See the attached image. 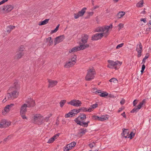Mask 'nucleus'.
<instances>
[{
    "label": "nucleus",
    "instance_id": "1",
    "mask_svg": "<svg viewBox=\"0 0 151 151\" xmlns=\"http://www.w3.org/2000/svg\"><path fill=\"white\" fill-rule=\"evenodd\" d=\"M19 88V86L18 84L17 81H16L14 83L13 86L10 88L8 91L10 92L7 93V96L8 98L10 99H13L17 98L19 95L18 90Z\"/></svg>",
    "mask_w": 151,
    "mask_h": 151
},
{
    "label": "nucleus",
    "instance_id": "2",
    "mask_svg": "<svg viewBox=\"0 0 151 151\" xmlns=\"http://www.w3.org/2000/svg\"><path fill=\"white\" fill-rule=\"evenodd\" d=\"M87 71L85 79L87 81H90L94 78L96 73L93 68L89 69Z\"/></svg>",
    "mask_w": 151,
    "mask_h": 151
},
{
    "label": "nucleus",
    "instance_id": "3",
    "mask_svg": "<svg viewBox=\"0 0 151 151\" xmlns=\"http://www.w3.org/2000/svg\"><path fill=\"white\" fill-rule=\"evenodd\" d=\"M108 62L109 64L107 67L111 68H114L115 69H118L119 66L122 64V62L118 60L115 62L113 60H108Z\"/></svg>",
    "mask_w": 151,
    "mask_h": 151
},
{
    "label": "nucleus",
    "instance_id": "4",
    "mask_svg": "<svg viewBox=\"0 0 151 151\" xmlns=\"http://www.w3.org/2000/svg\"><path fill=\"white\" fill-rule=\"evenodd\" d=\"M76 55H74L72 56L71 58L69 59L66 62L64 66V67L69 68L70 67L73 66L76 63Z\"/></svg>",
    "mask_w": 151,
    "mask_h": 151
},
{
    "label": "nucleus",
    "instance_id": "5",
    "mask_svg": "<svg viewBox=\"0 0 151 151\" xmlns=\"http://www.w3.org/2000/svg\"><path fill=\"white\" fill-rule=\"evenodd\" d=\"M110 28V26H106L102 27H97L95 29V32H104L106 36L108 34V31Z\"/></svg>",
    "mask_w": 151,
    "mask_h": 151
},
{
    "label": "nucleus",
    "instance_id": "6",
    "mask_svg": "<svg viewBox=\"0 0 151 151\" xmlns=\"http://www.w3.org/2000/svg\"><path fill=\"white\" fill-rule=\"evenodd\" d=\"M86 118V115L84 114H81L78 117L74 120L75 122L80 125L81 123H83Z\"/></svg>",
    "mask_w": 151,
    "mask_h": 151
},
{
    "label": "nucleus",
    "instance_id": "7",
    "mask_svg": "<svg viewBox=\"0 0 151 151\" xmlns=\"http://www.w3.org/2000/svg\"><path fill=\"white\" fill-rule=\"evenodd\" d=\"M68 104L75 106H79L81 105L82 103L78 100L73 99L70 102H68Z\"/></svg>",
    "mask_w": 151,
    "mask_h": 151
},
{
    "label": "nucleus",
    "instance_id": "8",
    "mask_svg": "<svg viewBox=\"0 0 151 151\" xmlns=\"http://www.w3.org/2000/svg\"><path fill=\"white\" fill-rule=\"evenodd\" d=\"M86 9V8H83L81 11H79L78 13L76 14H74V18L75 19H77L79 17L83 16L85 12Z\"/></svg>",
    "mask_w": 151,
    "mask_h": 151
},
{
    "label": "nucleus",
    "instance_id": "9",
    "mask_svg": "<svg viewBox=\"0 0 151 151\" xmlns=\"http://www.w3.org/2000/svg\"><path fill=\"white\" fill-rule=\"evenodd\" d=\"M14 8V6L12 5H6L3 6L2 9L6 13H8L11 12Z\"/></svg>",
    "mask_w": 151,
    "mask_h": 151
},
{
    "label": "nucleus",
    "instance_id": "10",
    "mask_svg": "<svg viewBox=\"0 0 151 151\" xmlns=\"http://www.w3.org/2000/svg\"><path fill=\"white\" fill-rule=\"evenodd\" d=\"M104 33H96L92 37L91 40H96L101 38L104 36Z\"/></svg>",
    "mask_w": 151,
    "mask_h": 151
},
{
    "label": "nucleus",
    "instance_id": "11",
    "mask_svg": "<svg viewBox=\"0 0 151 151\" xmlns=\"http://www.w3.org/2000/svg\"><path fill=\"white\" fill-rule=\"evenodd\" d=\"M142 49V45L141 43L140 42L139 43V44L137 45L136 49V51L138 53L137 56L138 57H140L141 55V52Z\"/></svg>",
    "mask_w": 151,
    "mask_h": 151
},
{
    "label": "nucleus",
    "instance_id": "12",
    "mask_svg": "<svg viewBox=\"0 0 151 151\" xmlns=\"http://www.w3.org/2000/svg\"><path fill=\"white\" fill-rule=\"evenodd\" d=\"M76 144V143L75 142L68 144L65 148L64 149V151H68L69 150L72 149V148L74 147Z\"/></svg>",
    "mask_w": 151,
    "mask_h": 151
},
{
    "label": "nucleus",
    "instance_id": "13",
    "mask_svg": "<svg viewBox=\"0 0 151 151\" xmlns=\"http://www.w3.org/2000/svg\"><path fill=\"white\" fill-rule=\"evenodd\" d=\"M88 36L84 34L82 35L81 40V42L82 44H86L88 41Z\"/></svg>",
    "mask_w": 151,
    "mask_h": 151
},
{
    "label": "nucleus",
    "instance_id": "14",
    "mask_svg": "<svg viewBox=\"0 0 151 151\" xmlns=\"http://www.w3.org/2000/svg\"><path fill=\"white\" fill-rule=\"evenodd\" d=\"M41 116L40 114H35L34 117V122L38 124H40V120Z\"/></svg>",
    "mask_w": 151,
    "mask_h": 151
},
{
    "label": "nucleus",
    "instance_id": "15",
    "mask_svg": "<svg viewBox=\"0 0 151 151\" xmlns=\"http://www.w3.org/2000/svg\"><path fill=\"white\" fill-rule=\"evenodd\" d=\"M64 38V36L63 35L60 36L56 37L54 40L55 45L63 41Z\"/></svg>",
    "mask_w": 151,
    "mask_h": 151
},
{
    "label": "nucleus",
    "instance_id": "16",
    "mask_svg": "<svg viewBox=\"0 0 151 151\" xmlns=\"http://www.w3.org/2000/svg\"><path fill=\"white\" fill-rule=\"evenodd\" d=\"M28 107L27 105L24 104L21 106L20 109V114H24L27 111V108Z\"/></svg>",
    "mask_w": 151,
    "mask_h": 151
},
{
    "label": "nucleus",
    "instance_id": "17",
    "mask_svg": "<svg viewBox=\"0 0 151 151\" xmlns=\"http://www.w3.org/2000/svg\"><path fill=\"white\" fill-rule=\"evenodd\" d=\"M23 46H21L19 48V51L18 52V53L17 55H16V57L18 58H20L22 57L24 53L23 52Z\"/></svg>",
    "mask_w": 151,
    "mask_h": 151
},
{
    "label": "nucleus",
    "instance_id": "18",
    "mask_svg": "<svg viewBox=\"0 0 151 151\" xmlns=\"http://www.w3.org/2000/svg\"><path fill=\"white\" fill-rule=\"evenodd\" d=\"M95 93L96 94H99L101 97H105L108 95V93L106 92L103 91L102 92L101 91L99 90L96 91Z\"/></svg>",
    "mask_w": 151,
    "mask_h": 151
},
{
    "label": "nucleus",
    "instance_id": "19",
    "mask_svg": "<svg viewBox=\"0 0 151 151\" xmlns=\"http://www.w3.org/2000/svg\"><path fill=\"white\" fill-rule=\"evenodd\" d=\"M79 44L80 45L79 46H78L79 50H83L88 47L89 46V44H82V43L81 42H79Z\"/></svg>",
    "mask_w": 151,
    "mask_h": 151
},
{
    "label": "nucleus",
    "instance_id": "20",
    "mask_svg": "<svg viewBox=\"0 0 151 151\" xmlns=\"http://www.w3.org/2000/svg\"><path fill=\"white\" fill-rule=\"evenodd\" d=\"M14 105V104H11L7 105L5 108L4 109V111L2 112L3 114L5 115L6 113H7L9 111L10 109Z\"/></svg>",
    "mask_w": 151,
    "mask_h": 151
},
{
    "label": "nucleus",
    "instance_id": "21",
    "mask_svg": "<svg viewBox=\"0 0 151 151\" xmlns=\"http://www.w3.org/2000/svg\"><path fill=\"white\" fill-rule=\"evenodd\" d=\"M28 107L30 108L34 106L35 105V102L34 100L30 99L27 102Z\"/></svg>",
    "mask_w": 151,
    "mask_h": 151
},
{
    "label": "nucleus",
    "instance_id": "22",
    "mask_svg": "<svg viewBox=\"0 0 151 151\" xmlns=\"http://www.w3.org/2000/svg\"><path fill=\"white\" fill-rule=\"evenodd\" d=\"M49 83L48 87H52L56 85L57 83V81H52L49 80L48 81Z\"/></svg>",
    "mask_w": 151,
    "mask_h": 151
},
{
    "label": "nucleus",
    "instance_id": "23",
    "mask_svg": "<svg viewBox=\"0 0 151 151\" xmlns=\"http://www.w3.org/2000/svg\"><path fill=\"white\" fill-rule=\"evenodd\" d=\"M122 130L123 132L122 134V135L125 138H128V134H129L128 130V129L123 128Z\"/></svg>",
    "mask_w": 151,
    "mask_h": 151
},
{
    "label": "nucleus",
    "instance_id": "24",
    "mask_svg": "<svg viewBox=\"0 0 151 151\" xmlns=\"http://www.w3.org/2000/svg\"><path fill=\"white\" fill-rule=\"evenodd\" d=\"M109 115H101L99 117V121H103L106 120H107L108 119Z\"/></svg>",
    "mask_w": 151,
    "mask_h": 151
},
{
    "label": "nucleus",
    "instance_id": "25",
    "mask_svg": "<svg viewBox=\"0 0 151 151\" xmlns=\"http://www.w3.org/2000/svg\"><path fill=\"white\" fill-rule=\"evenodd\" d=\"M15 27L14 26L11 25L8 26L6 28V32L8 33H9L13 29L15 28Z\"/></svg>",
    "mask_w": 151,
    "mask_h": 151
},
{
    "label": "nucleus",
    "instance_id": "26",
    "mask_svg": "<svg viewBox=\"0 0 151 151\" xmlns=\"http://www.w3.org/2000/svg\"><path fill=\"white\" fill-rule=\"evenodd\" d=\"M78 48V46L74 47L69 51V52L70 53H71L72 52H77L78 51H79V50Z\"/></svg>",
    "mask_w": 151,
    "mask_h": 151
},
{
    "label": "nucleus",
    "instance_id": "27",
    "mask_svg": "<svg viewBox=\"0 0 151 151\" xmlns=\"http://www.w3.org/2000/svg\"><path fill=\"white\" fill-rule=\"evenodd\" d=\"M49 20V19H47L44 21L40 22H39L38 24L39 25H42L45 24L48 22Z\"/></svg>",
    "mask_w": 151,
    "mask_h": 151
},
{
    "label": "nucleus",
    "instance_id": "28",
    "mask_svg": "<svg viewBox=\"0 0 151 151\" xmlns=\"http://www.w3.org/2000/svg\"><path fill=\"white\" fill-rule=\"evenodd\" d=\"M46 42H49V45H51L53 44V40L51 37H49L46 39Z\"/></svg>",
    "mask_w": 151,
    "mask_h": 151
},
{
    "label": "nucleus",
    "instance_id": "29",
    "mask_svg": "<svg viewBox=\"0 0 151 151\" xmlns=\"http://www.w3.org/2000/svg\"><path fill=\"white\" fill-rule=\"evenodd\" d=\"M87 132V130L86 129H81L80 130V133L79 134H81V136L85 134Z\"/></svg>",
    "mask_w": 151,
    "mask_h": 151
},
{
    "label": "nucleus",
    "instance_id": "30",
    "mask_svg": "<svg viewBox=\"0 0 151 151\" xmlns=\"http://www.w3.org/2000/svg\"><path fill=\"white\" fill-rule=\"evenodd\" d=\"M143 0H142L137 4L136 6L138 7H141L143 6Z\"/></svg>",
    "mask_w": 151,
    "mask_h": 151
},
{
    "label": "nucleus",
    "instance_id": "31",
    "mask_svg": "<svg viewBox=\"0 0 151 151\" xmlns=\"http://www.w3.org/2000/svg\"><path fill=\"white\" fill-rule=\"evenodd\" d=\"M125 12H119L117 14V16L119 18H120L123 17V16L125 15Z\"/></svg>",
    "mask_w": 151,
    "mask_h": 151
},
{
    "label": "nucleus",
    "instance_id": "32",
    "mask_svg": "<svg viewBox=\"0 0 151 151\" xmlns=\"http://www.w3.org/2000/svg\"><path fill=\"white\" fill-rule=\"evenodd\" d=\"M90 122L89 121H87L86 122H84L83 123H81L80 125L85 127H87L88 126V124Z\"/></svg>",
    "mask_w": 151,
    "mask_h": 151
},
{
    "label": "nucleus",
    "instance_id": "33",
    "mask_svg": "<svg viewBox=\"0 0 151 151\" xmlns=\"http://www.w3.org/2000/svg\"><path fill=\"white\" fill-rule=\"evenodd\" d=\"M81 111H88V112H90L91 111V109L89 108L88 109H87L86 108L83 107H82L81 108Z\"/></svg>",
    "mask_w": 151,
    "mask_h": 151
},
{
    "label": "nucleus",
    "instance_id": "34",
    "mask_svg": "<svg viewBox=\"0 0 151 151\" xmlns=\"http://www.w3.org/2000/svg\"><path fill=\"white\" fill-rule=\"evenodd\" d=\"M66 100H62L60 101V107H62L64 105L65 103H66Z\"/></svg>",
    "mask_w": 151,
    "mask_h": 151
},
{
    "label": "nucleus",
    "instance_id": "35",
    "mask_svg": "<svg viewBox=\"0 0 151 151\" xmlns=\"http://www.w3.org/2000/svg\"><path fill=\"white\" fill-rule=\"evenodd\" d=\"M52 116V114H50L44 117V120L45 122H48L49 120V118L51 116Z\"/></svg>",
    "mask_w": 151,
    "mask_h": 151
},
{
    "label": "nucleus",
    "instance_id": "36",
    "mask_svg": "<svg viewBox=\"0 0 151 151\" xmlns=\"http://www.w3.org/2000/svg\"><path fill=\"white\" fill-rule=\"evenodd\" d=\"M149 55L148 53L146 54V55L145 57L143 59L142 62V64L143 63H145L146 62V59H147L149 57Z\"/></svg>",
    "mask_w": 151,
    "mask_h": 151
},
{
    "label": "nucleus",
    "instance_id": "37",
    "mask_svg": "<svg viewBox=\"0 0 151 151\" xmlns=\"http://www.w3.org/2000/svg\"><path fill=\"white\" fill-rule=\"evenodd\" d=\"M109 81L110 82H113L114 83H117L118 81L117 79L113 78L109 80Z\"/></svg>",
    "mask_w": 151,
    "mask_h": 151
},
{
    "label": "nucleus",
    "instance_id": "38",
    "mask_svg": "<svg viewBox=\"0 0 151 151\" xmlns=\"http://www.w3.org/2000/svg\"><path fill=\"white\" fill-rule=\"evenodd\" d=\"M138 107H137V106H136L131 111V112L132 113L136 112L138 111L139 110V109H138Z\"/></svg>",
    "mask_w": 151,
    "mask_h": 151
},
{
    "label": "nucleus",
    "instance_id": "39",
    "mask_svg": "<svg viewBox=\"0 0 151 151\" xmlns=\"http://www.w3.org/2000/svg\"><path fill=\"white\" fill-rule=\"evenodd\" d=\"M70 112L72 113H71L72 114V116H74L75 114H77L78 113V112L77 111V110L75 109L71 110Z\"/></svg>",
    "mask_w": 151,
    "mask_h": 151
},
{
    "label": "nucleus",
    "instance_id": "40",
    "mask_svg": "<svg viewBox=\"0 0 151 151\" xmlns=\"http://www.w3.org/2000/svg\"><path fill=\"white\" fill-rule=\"evenodd\" d=\"M98 106V104H93L92 105L91 107H90L89 108L91 109V111L92 109H94Z\"/></svg>",
    "mask_w": 151,
    "mask_h": 151
},
{
    "label": "nucleus",
    "instance_id": "41",
    "mask_svg": "<svg viewBox=\"0 0 151 151\" xmlns=\"http://www.w3.org/2000/svg\"><path fill=\"white\" fill-rule=\"evenodd\" d=\"M44 117L43 116H41V118H40V124H41L42 123H43L45 121L44 120Z\"/></svg>",
    "mask_w": 151,
    "mask_h": 151
},
{
    "label": "nucleus",
    "instance_id": "42",
    "mask_svg": "<svg viewBox=\"0 0 151 151\" xmlns=\"http://www.w3.org/2000/svg\"><path fill=\"white\" fill-rule=\"evenodd\" d=\"M72 113V112H71L70 111L68 113V114H66L65 115V118H68V117H70V116H71V117L72 116H72V114H71V113Z\"/></svg>",
    "mask_w": 151,
    "mask_h": 151
},
{
    "label": "nucleus",
    "instance_id": "43",
    "mask_svg": "<svg viewBox=\"0 0 151 151\" xmlns=\"http://www.w3.org/2000/svg\"><path fill=\"white\" fill-rule=\"evenodd\" d=\"M54 140L55 139L52 137L49 139L47 143H51L53 142Z\"/></svg>",
    "mask_w": 151,
    "mask_h": 151
},
{
    "label": "nucleus",
    "instance_id": "44",
    "mask_svg": "<svg viewBox=\"0 0 151 151\" xmlns=\"http://www.w3.org/2000/svg\"><path fill=\"white\" fill-rule=\"evenodd\" d=\"M92 119H93L99 121V116H97L93 115L92 116Z\"/></svg>",
    "mask_w": 151,
    "mask_h": 151
},
{
    "label": "nucleus",
    "instance_id": "45",
    "mask_svg": "<svg viewBox=\"0 0 151 151\" xmlns=\"http://www.w3.org/2000/svg\"><path fill=\"white\" fill-rule=\"evenodd\" d=\"M1 122L2 123L1 124H2V125L3 127H5L6 124V120H2Z\"/></svg>",
    "mask_w": 151,
    "mask_h": 151
},
{
    "label": "nucleus",
    "instance_id": "46",
    "mask_svg": "<svg viewBox=\"0 0 151 151\" xmlns=\"http://www.w3.org/2000/svg\"><path fill=\"white\" fill-rule=\"evenodd\" d=\"M118 27H119V30L120 29L123 27V24L120 23L118 25Z\"/></svg>",
    "mask_w": 151,
    "mask_h": 151
},
{
    "label": "nucleus",
    "instance_id": "47",
    "mask_svg": "<svg viewBox=\"0 0 151 151\" xmlns=\"http://www.w3.org/2000/svg\"><path fill=\"white\" fill-rule=\"evenodd\" d=\"M130 136H128V138L130 137V139L132 138L134 136V134L132 132H131L130 134H129Z\"/></svg>",
    "mask_w": 151,
    "mask_h": 151
},
{
    "label": "nucleus",
    "instance_id": "48",
    "mask_svg": "<svg viewBox=\"0 0 151 151\" xmlns=\"http://www.w3.org/2000/svg\"><path fill=\"white\" fill-rule=\"evenodd\" d=\"M11 136L10 135L9 136L7 137L4 140L5 142H6L7 140H9L11 139Z\"/></svg>",
    "mask_w": 151,
    "mask_h": 151
},
{
    "label": "nucleus",
    "instance_id": "49",
    "mask_svg": "<svg viewBox=\"0 0 151 151\" xmlns=\"http://www.w3.org/2000/svg\"><path fill=\"white\" fill-rule=\"evenodd\" d=\"M123 45H124V43H121V44H120L116 46V49H119V48L122 47V46H123Z\"/></svg>",
    "mask_w": 151,
    "mask_h": 151
},
{
    "label": "nucleus",
    "instance_id": "50",
    "mask_svg": "<svg viewBox=\"0 0 151 151\" xmlns=\"http://www.w3.org/2000/svg\"><path fill=\"white\" fill-rule=\"evenodd\" d=\"M95 145V144L93 142L92 143L90 144L89 145V146L90 147V148H91L94 147Z\"/></svg>",
    "mask_w": 151,
    "mask_h": 151
},
{
    "label": "nucleus",
    "instance_id": "51",
    "mask_svg": "<svg viewBox=\"0 0 151 151\" xmlns=\"http://www.w3.org/2000/svg\"><path fill=\"white\" fill-rule=\"evenodd\" d=\"M60 135V134L58 133L57 134H55L54 136L52 137L53 138L55 139H55H56L57 138V137L59 136Z\"/></svg>",
    "mask_w": 151,
    "mask_h": 151
},
{
    "label": "nucleus",
    "instance_id": "52",
    "mask_svg": "<svg viewBox=\"0 0 151 151\" xmlns=\"http://www.w3.org/2000/svg\"><path fill=\"white\" fill-rule=\"evenodd\" d=\"M58 27H56V28L54 30H52L51 32L52 33H55L58 30Z\"/></svg>",
    "mask_w": 151,
    "mask_h": 151
},
{
    "label": "nucleus",
    "instance_id": "53",
    "mask_svg": "<svg viewBox=\"0 0 151 151\" xmlns=\"http://www.w3.org/2000/svg\"><path fill=\"white\" fill-rule=\"evenodd\" d=\"M137 103V100H134L133 102V105L134 106H135Z\"/></svg>",
    "mask_w": 151,
    "mask_h": 151
},
{
    "label": "nucleus",
    "instance_id": "54",
    "mask_svg": "<svg viewBox=\"0 0 151 151\" xmlns=\"http://www.w3.org/2000/svg\"><path fill=\"white\" fill-rule=\"evenodd\" d=\"M142 105H141V104L140 103L137 106V107H138V109H140L141 108L142 106Z\"/></svg>",
    "mask_w": 151,
    "mask_h": 151
},
{
    "label": "nucleus",
    "instance_id": "55",
    "mask_svg": "<svg viewBox=\"0 0 151 151\" xmlns=\"http://www.w3.org/2000/svg\"><path fill=\"white\" fill-rule=\"evenodd\" d=\"M22 117L23 119H27V117L24 114H21Z\"/></svg>",
    "mask_w": 151,
    "mask_h": 151
},
{
    "label": "nucleus",
    "instance_id": "56",
    "mask_svg": "<svg viewBox=\"0 0 151 151\" xmlns=\"http://www.w3.org/2000/svg\"><path fill=\"white\" fill-rule=\"evenodd\" d=\"M146 101V99H143L142 101L140 102V103L141 104V105H143L144 104H145Z\"/></svg>",
    "mask_w": 151,
    "mask_h": 151
},
{
    "label": "nucleus",
    "instance_id": "57",
    "mask_svg": "<svg viewBox=\"0 0 151 151\" xmlns=\"http://www.w3.org/2000/svg\"><path fill=\"white\" fill-rule=\"evenodd\" d=\"M120 103L122 105L124 103V100L123 99H122L120 101Z\"/></svg>",
    "mask_w": 151,
    "mask_h": 151
},
{
    "label": "nucleus",
    "instance_id": "58",
    "mask_svg": "<svg viewBox=\"0 0 151 151\" xmlns=\"http://www.w3.org/2000/svg\"><path fill=\"white\" fill-rule=\"evenodd\" d=\"M121 115L125 118H126V116L125 114V112H124L123 113L121 114Z\"/></svg>",
    "mask_w": 151,
    "mask_h": 151
},
{
    "label": "nucleus",
    "instance_id": "59",
    "mask_svg": "<svg viewBox=\"0 0 151 151\" xmlns=\"http://www.w3.org/2000/svg\"><path fill=\"white\" fill-rule=\"evenodd\" d=\"M140 21L143 22L144 23H146V22L145 19L142 18L141 19Z\"/></svg>",
    "mask_w": 151,
    "mask_h": 151
},
{
    "label": "nucleus",
    "instance_id": "60",
    "mask_svg": "<svg viewBox=\"0 0 151 151\" xmlns=\"http://www.w3.org/2000/svg\"><path fill=\"white\" fill-rule=\"evenodd\" d=\"M94 12H88V15L89 16H91L93 15Z\"/></svg>",
    "mask_w": 151,
    "mask_h": 151
},
{
    "label": "nucleus",
    "instance_id": "61",
    "mask_svg": "<svg viewBox=\"0 0 151 151\" xmlns=\"http://www.w3.org/2000/svg\"><path fill=\"white\" fill-rule=\"evenodd\" d=\"M57 118V119L58 118V117ZM59 124V120L58 119H57L56 120V124L57 125H58Z\"/></svg>",
    "mask_w": 151,
    "mask_h": 151
},
{
    "label": "nucleus",
    "instance_id": "62",
    "mask_svg": "<svg viewBox=\"0 0 151 151\" xmlns=\"http://www.w3.org/2000/svg\"><path fill=\"white\" fill-rule=\"evenodd\" d=\"M145 65L144 64L142 66V70H144L145 69Z\"/></svg>",
    "mask_w": 151,
    "mask_h": 151
},
{
    "label": "nucleus",
    "instance_id": "63",
    "mask_svg": "<svg viewBox=\"0 0 151 151\" xmlns=\"http://www.w3.org/2000/svg\"><path fill=\"white\" fill-rule=\"evenodd\" d=\"M10 124V123L9 122L6 121V124L5 126H9Z\"/></svg>",
    "mask_w": 151,
    "mask_h": 151
},
{
    "label": "nucleus",
    "instance_id": "64",
    "mask_svg": "<svg viewBox=\"0 0 151 151\" xmlns=\"http://www.w3.org/2000/svg\"><path fill=\"white\" fill-rule=\"evenodd\" d=\"M99 7V6H94L93 8V9H96L97 8H98Z\"/></svg>",
    "mask_w": 151,
    "mask_h": 151
}]
</instances>
